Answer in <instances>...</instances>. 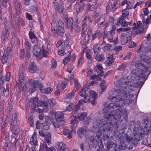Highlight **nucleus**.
I'll return each instance as SVG.
<instances>
[{
    "label": "nucleus",
    "mask_w": 151,
    "mask_h": 151,
    "mask_svg": "<svg viewBox=\"0 0 151 151\" xmlns=\"http://www.w3.org/2000/svg\"><path fill=\"white\" fill-rule=\"evenodd\" d=\"M121 43L122 45H125L128 42H129L131 39H129L125 37V34L123 33L121 35Z\"/></svg>",
    "instance_id": "nucleus-20"
},
{
    "label": "nucleus",
    "mask_w": 151,
    "mask_h": 151,
    "mask_svg": "<svg viewBox=\"0 0 151 151\" xmlns=\"http://www.w3.org/2000/svg\"><path fill=\"white\" fill-rule=\"evenodd\" d=\"M4 105L1 103L0 104V123H2L3 122L4 111Z\"/></svg>",
    "instance_id": "nucleus-22"
},
{
    "label": "nucleus",
    "mask_w": 151,
    "mask_h": 151,
    "mask_svg": "<svg viewBox=\"0 0 151 151\" xmlns=\"http://www.w3.org/2000/svg\"><path fill=\"white\" fill-rule=\"evenodd\" d=\"M35 134V132H34V134L32 135L31 137L30 140L29 141V143L31 145H34V144L35 143V142L36 139V135H35L34 134Z\"/></svg>",
    "instance_id": "nucleus-44"
},
{
    "label": "nucleus",
    "mask_w": 151,
    "mask_h": 151,
    "mask_svg": "<svg viewBox=\"0 0 151 151\" xmlns=\"http://www.w3.org/2000/svg\"><path fill=\"white\" fill-rule=\"evenodd\" d=\"M25 45H26V47L28 50H30L31 49V45L30 42L27 40H25Z\"/></svg>",
    "instance_id": "nucleus-55"
},
{
    "label": "nucleus",
    "mask_w": 151,
    "mask_h": 151,
    "mask_svg": "<svg viewBox=\"0 0 151 151\" xmlns=\"http://www.w3.org/2000/svg\"><path fill=\"white\" fill-rule=\"evenodd\" d=\"M28 119L29 121L30 126L33 127L34 126L33 117L32 116H29L28 117Z\"/></svg>",
    "instance_id": "nucleus-59"
},
{
    "label": "nucleus",
    "mask_w": 151,
    "mask_h": 151,
    "mask_svg": "<svg viewBox=\"0 0 151 151\" xmlns=\"http://www.w3.org/2000/svg\"><path fill=\"white\" fill-rule=\"evenodd\" d=\"M127 65V64L126 63H122L121 65L119 66L117 70L119 71L124 70H125Z\"/></svg>",
    "instance_id": "nucleus-37"
},
{
    "label": "nucleus",
    "mask_w": 151,
    "mask_h": 151,
    "mask_svg": "<svg viewBox=\"0 0 151 151\" xmlns=\"http://www.w3.org/2000/svg\"><path fill=\"white\" fill-rule=\"evenodd\" d=\"M12 50L10 47H7L5 50H4V53L7 54L9 55V53L12 51Z\"/></svg>",
    "instance_id": "nucleus-60"
},
{
    "label": "nucleus",
    "mask_w": 151,
    "mask_h": 151,
    "mask_svg": "<svg viewBox=\"0 0 151 151\" xmlns=\"http://www.w3.org/2000/svg\"><path fill=\"white\" fill-rule=\"evenodd\" d=\"M108 61H106L105 62V64L106 65H109V66L111 65L114 63V58H112L110 60L107 59Z\"/></svg>",
    "instance_id": "nucleus-47"
},
{
    "label": "nucleus",
    "mask_w": 151,
    "mask_h": 151,
    "mask_svg": "<svg viewBox=\"0 0 151 151\" xmlns=\"http://www.w3.org/2000/svg\"><path fill=\"white\" fill-rule=\"evenodd\" d=\"M106 129H104V127H99V130L96 133V136L97 138L98 137H99V136L101 135L102 134H103V137H105V136L106 137V138H108L109 139V136H108L107 134L106 135Z\"/></svg>",
    "instance_id": "nucleus-14"
},
{
    "label": "nucleus",
    "mask_w": 151,
    "mask_h": 151,
    "mask_svg": "<svg viewBox=\"0 0 151 151\" xmlns=\"http://www.w3.org/2000/svg\"><path fill=\"white\" fill-rule=\"evenodd\" d=\"M87 114L86 112H81L80 116H77L78 119L81 121L84 120L85 118L87 117Z\"/></svg>",
    "instance_id": "nucleus-24"
},
{
    "label": "nucleus",
    "mask_w": 151,
    "mask_h": 151,
    "mask_svg": "<svg viewBox=\"0 0 151 151\" xmlns=\"http://www.w3.org/2000/svg\"><path fill=\"white\" fill-rule=\"evenodd\" d=\"M121 108H118L116 110H111L109 114H104V118L100 120L99 123L100 125V127H103L105 125L104 129L109 131L116 130L118 128V125L117 122H114L111 124V119L113 117L116 120H118L121 117Z\"/></svg>",
    "instance_id": "nucleus-1"
},
{
    "label": "nucleus",
    "mask_w": 151,
    "mask_h": 151,
    "mask_svg": "<svg viewBox=\"0 0 151 151\" xmlns=\"http://www.w3.org/2000/svg\"><path fill=\"white\" fill-rule=\"evenodd\" d=\"M58 29L56 23H55V24H51V30L52 33H55L56 32L57 33Z\"/></svg>",
    "instance_id": "nucleus-50"
},
{
    "label": "nucleus",
    "mask_w": 151,
    "mask_h": 151,
    "mask_svg": "<svg viewBox=\"0 0 151 151\" xmlns=\"http://www.w3.org/2000/svg\"><path fill=\"white\" fill-rule=\"evenodd\" d=\"M37 73H38L40 78L41 79H43L44 78V73L40 69H38Z\"/></svg>",
    "instance_id": "nucleus-46"
},
{
    "label": "nucleus",
    "mask_w": 151,
    "mask_h": 151,
    "mask_svg": "<svg viewBox=\"0 0 151 151\" xmlns=\"http://www.w3.org/2000/svg\"><path fill=\"white\" fill-rule=\"evenodd\" d=\"M51 134L50 132L47 133L45 136V141L47 143H50V140L51 139Z\"/></svg>",
    "instance_id": "nucleus-38"
},
{
    "label": "nucleus",
    "mask_w": 151,
    "mask_h": 151,
    "mask_svg": "<svg viewBox=\"0 0 151 151\" xmlns=\"http://www.w3.org/2000/svg\"><path fill=\"white\" fill-rule=\"evenodd\" d=\"M92 52L91 50L87 49L86 52V56L87 58L89 60L92 59Z\"/></svg>",
    "instance_id": "nucleus-39"
},
{
    "label": "nucleus",
    "mask_w": 151,
    "mask_h": 151,
    "mask_svg": "<svg viewBox=\"0 0 151 151\" xmlns=\"http://www.w3.org/2000/svg\"><path fill=\"white\" fill-rule=\"evenodd\" d=\"M8 0H0V19H1L2 17V6L4 5L5 7H6L7 3Z\"/></svg>",
    "instance_id": "nucleus-18"
},
{
    "label": "nucleus",
    "mask_w": 151,
    "mask_h": 151,
    "mask_svg": "<svg viewBox=\"0 0 151 151\" xmlns=\"http://www.w3.org/2000/svg\"><path fill=\"white\" fill-rule=\"evenodd\" d=\"M76 91L73 90L70 93H68L64 95V97L66 99H71L74 96Z\"/></svg>",
    "instance_id": "nucleus-27"
},
{
    "label": "nucleus",
    "mask_w": 151,
    "mask_h": 151,
    "mask_svg": "<svg viewBox=\"0 0 151 151\" xmlns=\"http://www.w3.org/2000/svg\"><path fill=\"white\" fill-rule=\"evenodd\" d=\"M4 26V27L2 31V35L1 36V39L3 42L7 39L9 35V30L11 27V24L5 21Z\"/></svg>",
    "instance_id": "nucleus-4"
},
{
    "label": "nucleus",
    "mask_w": 151,
    "mask_h": 151,
    "mask_svg": "<svg viewBox=\"0 0 151 151\" xmlns=\"http://www.w3.org/2000/svg\"><path fill=\"white\" fill-rule=\"evenodd\" d=\"M80 109V107L79 105H78V104H77L76 105H75L72 109L73 114H75L77 113L78 111Z\"/></svg>",
    "instance_id": "nucleus-43"
},
{
    "label": "nucleus",
    "mask_w": 151,
    "mask_h": 151,
    "mask_svg": "<svg viewBox=\"0 0 151 151\" xmlns=\"http://www.w3.org/2000/svg\"><path fill=\"white\" fill-rule=\"evenodd\" d=\"M25 56V51L24 49H22L20 50V58L21 59L24 58Z\"/></svg>",
    "instance_id": "nucleus-64"
},
{
    "label": "nucleus",
    "mask_w": 151,
    "mask_h": 151,
    "mask_svg": "<svg viewBox=\"0 0 151 151\" xmlns=\"http://www.w3.org/2000/svg\"><path fill=\"white\" fill-rule=\"evenodd\" d=\"M131 73L133 77H136L139 80L141 78L143 79V81H140L139 82H138V83H139V85L142 86L145 81L147 79L146 74L145 73L140 72L139 71L135 69H132L131 71Z\"/></svg>",
    "instance_id": "nucleus-3"
},
{
    "label": "nucleus",
    "mask_w": 151,
    "mask_h": 151,
    "mask_svg": "<svg viewBox=\"0 0 151 151\" xmlns=\"http://www.w3.org/2000/svg\"><path fill=\"white\" fill-rule=\"evenodd\" d=\"M144 28L143 26L141 28L140 27H139L137 28L136 30L134 32V35H139L142 33L144 31Z\"/></svg>",
    "instance_id": "nucleus-31"
},
{
    "label": "nucleus",
    "mask_w": 151,
    "mask_h": 151,
    "mask_svg": "<svg viewBox=\"0 0 151 151\" xmlns=\"http://www.w3.org/2000/svg\"><path fill=\"white\" fill-rule=\"evenodd\" d=\"M33 56L36 57H41L42 56L41 50L40 47L35 45L33 48Z\"/></svg>",
    "instance_id": "nucleus-10"
},
{
    "label": "nucleus",
    "mask_w": 151,
    "mask_h": 151,
    "mask_svg": "<svg viewBox=\"0 0 151 151\" xmlns=\"http://www.w3.org/2000/svg\"><path fill=\"white\" fill-rule=\"evenodd\" d=\"M144 58H143V60L147 66V68L149 67L150 65L151 64V58H149V56H145V55H143L142 56Z\"/></svg>",
    "instance_id": "nucleus-19"
},
{
    "label": "nucleus",
    "mask_w": 151,
    "mask_h": 151,
    "mask_svg": "<svg viewBox=\"0 0 151 151\" xmlns=\"http://www.w3.org/2000/svg\"><path fill=\"white\" fill-rule=\"evenodd\" d=\"M29 35L30 39L32 40L34 39H35L36 42H38V40L37 37L35 36V35L34 34V31H29Z\"/></svg>",
    "instance_id": "nucleus-34"
},
{
    "label": "nucleus",
    "mask_w": 151,
    "mask_h": 151,
    "mask_svg": "<svg viewBox=\"0 0 151 151\" xmlns=\"http://www.w3.org/2000/svg\"><path fill=\"white\" fill-rule=\"evenodd\" d=\"M19 76L18 78V79L16 83V88L19 90H20L22 88V83H24L25 79V71L22 69L20 70H19Z\"/></svg>",
    "instance_id": "nucleus-5"
},
{
    "label": "nucleus",
    "mask_w": 151,
    "mask_h": 151,
    "mask_svg": "<svg viewBox=\"0 0 151 151\" xmlns=\"http://www.w3.org/2000/svg\"><path fill=\"white\" fill-rule=\"evenodd\" d=\"M109 108H115L117 107H120L119 102H115L113 103H110L108 105Z\"/></svg>",
    "instance_id": "nucleus-30"
},
{
    "label": "nucleus",
    "mask_w": 151,
    "mask_h": 151,
    "mask_svg": "<svg viewBox=\"0 0 151 151\" xmlns=\"http://www.w3.org/2000/svg\"><path fill=\"white\" fill-rule=\"evenodd\" d=\"M65 47L64 46L63 47H62L61 50H59L58 51V54L59 55H61V56L65 55Z\"/></svg>",
    "instance_id": "nucleus-51"
},
{
    "label": "nucleus",
    "mask_w": 151,
    "mask_h": 151,
    "mask_svg": "<svg viewBox=\"0 0 151 151\" xmlns=\"http://www.w3.org/2000/svg\"><path fill=\"white\" fill-rule=\"evenodd\" d=\"M55 115L54 116L52 117V123L56 122L59 119H63L64 118V114L62 112H57Z\"/></svg>",
    "instance_id": "nucleus-12"
},
{
    "label": "nucleus",
    "mask_w": 151,
    "mask_h": 151,
    "mask_svg": "<svg viewBox=\"0 0 151 151\" xmlns=\"http://www.w3.org/2000/svg\"><path fill=\"white\" fill-rule=\"evenodd\" d=\"M131 82L129 81H126V79L124 78H121L120 79L119 81H117L114 82V84L116 86L118 87H123L124 86L122 85L125 84L127 85H129V83Z\"/></svg>",
    "instance_id": "nucleus-8"
},
{
    "label": "nucleus",
    "mask_w": 151,
    "mask_h": 151,
    "mask_svg": "<svg viewBox=\"0 0 151 151\" xmlns=\"http://www.w3.org/2000/svg\"><path fill=\"white\" fill-rule=\"evenodd\" d=\"M100 47L98 46V44H95L94 45V47L93 48L94 52L95 54L97 52L99 49Z\"/></svg>",
    "instance_id": "nucleus-57"
},
{
    "label": "nucleus",
    "mask_w": 151,
    "mask_h": 151,
    "mask_svg": "<svg viewBox=\"0 0 151 151\" xmlns=\"http://www.w3.org/2000/svg\"><path fill=\"white\" fill-rule=\"evenodd\" d=\"M44 119L47 123H48L50 125L52 124V122H51L50 118L48 116H45L44 117Z\"/></svg>",
    "instance_id": "nucleus-52"
},
{
    "label": "nucleus",
    "mask_w": 151,
    "mask_h": 151,
    "mask_svg": "<svg viewBox=\"0 0 151 151\" xmlns=\"http://www.w3.org/2000/svg\"><path fill=\"white\" fill-rule=\"evenodd\" d=\"M37 66L34 62H31L29 67V71L31 73L37 72Z\"/></svg>",
    "instance_id": "nucleus-15"
},
{
    "label": "nucleus",
    "mask_w": 151,
    "mask_h": 151,
    "mask_svg": "<svg viewBox=\"0 0 151 151\" xmlns=\"http://www.w3.org/2000/svg\"><path fill=\"white\" fill-rule=\"evenodd\" d=\"M114 148L115 151H120L123 148L121 143H119L118 145L117 144L115 145Z\"/></svg>",
    "instance_id": "nucleus-45"
},
{
    "label": "nucleus",
    "mask_w": 151,
    "mask_h": 151,
    "mask_svg": "<svg viewBox=\"0 0 151 151\" xmlns=\"http://www.w3.org/2000/svg\"><path fill=\"white\" fill-rule=\"evenodd\" d=\"M63 119H59L56 122H54V123H52L54 127L55 128L59 127L60 125H62L65 123V122L63 120Z\"/></svg>",
    "instance_id": "nucleus-23"
},
{
    "label": "nucleus",
    "mask_w": 151,
    "mask_h": 151,
    "mask_svg": "<svg viewBox=\"0 0 151 151\" xmlns=\"http://www.w3.org/2000/svg\"><path fill=\"white\" fill-rule=\"evenodd\" d=\"M39 83L38 80H34L32 79L29 80V85L32 86L29 89V92L30 93H32L36 90V88H38V85Z\"/></svg>",
    "instance_id": "nucleus-7"
},
{
    "label": "nucleus",
    "mask_w": 151,
    "mask_h": 151,
    "mask_svg": "<svg viewBox=\"0 0 151 151\" xmlns=\"http://www.w3.org/2000/svg\"><path fill=\"white\" fill-rule=\"evenodd\" d=\"M55 147L57 149L60 150L65 148V145L62 142H58L56 144Z\"/></svg>",
    "instance_id": "nucleus-35"
},
{
    "label": "nucleus",
    "mask_w": 151,
    "mask_h": 151,
    "mask_svg": "<svg viewBox=\"0 0 151 151\" xmlns=\"http://www.w3.org/2000/svg\"><path fill=\"white\" fill-rule=\"evenodd\" d=\"M53 91V89L51 87H47L46 88H44L42 89V93L46 94H50Z\"/></svg>",
    "instance_id": "nucleus-28"
},
{
    "label": "nucleus",
    "mask_w": 151,
    "mask_h": 151,
    "mask_svg": "<svg viewBox=\"0 0 151 151\" xmlns=\"http://www.w3.org/2000/svg\"><path fill=\"white\" fill-rule=\"evenodd\" d=\"M3 91L2 95L3 96H5V97H7L8 96L9 94V90L6 88V89L3 86Z\"/></svg>",
    "instance_id": "nucleus-41"
},
{
    "label": "nucleus",
    "mask_w": 151,
    "mask_h": 151,
    "mask_svg": "<svg viewBox=\"0 0 151 151\" xmlns=\"http://www.w3.org/2000/svg\"><path fill=\"white\" fill-rule=\"evenodd\" d=\"M131 29L130 27H127L126 28H121L116 30L117 32L119 33L120 31L126 32L129 30Z\"/></svg>",
    "instance_id": "nucleus-54"
},
{
    "label": "nucleus",
    "mask_w": 151,
    "mask_h": 151,
    "mask_svg": "<svg viewBox=\"0 0 151 151\" xmlns=\"http://www.w3.org/2000/svg\"><path fill=\"white\" fill-rule=\"evenodd\" d=\"M14 6L16 10V13L15 14L16 17H19V14L21 13V10L20 8V4L19 2L16 0H14Z\"/></svg>",
    "instance_id": "nucleus-11"
},
{
    "label": "nucleus",
    "mask_w": 151,
    "mask_h": 151,
    "mask_svg": "<svg viewBox=\"0 0 151 151\" xmlns=\"http://www.w3.org/2000/svg\"><path fill=\"white\" fill-rule=\"evenodd\" d=\"M64 9V5L61 4L60 5V6L57 9V11L60 13H62L63 12V9Z\"/></svg>",
    "instance_id": "nucleus-62"
},
{
    "label": "nucleus",
    "mask_w": 151,
    "mask_h": 151,
    "mask_svg": "<svg viewBox=\"0 0 151 151\" xmlns=\"http://www.w3.org/2000/svg\"><path fill=\"white\" fill-rule=\"evenodd\" d=\"M1 132V138H4L5 135H6V136H9V133L7 132H6L5 129L4 128V127H2Z\"/></svg>",
    "instance_id": "nucleus-48"
},
{
    "label": "nucleus",
    "mask_w": 151,
    "mask_h": 151,
    "mask_svg": "<svg viewBox=\"0 0 151 151\" xmlns=\"http://www.w3.org/2000/svg\"><path fill=\"white\" fill-rule=\"evenodd\" d=\"M9 55L6 54H5L4 53L3 56L2 58L1 61L3 63H5L6 62L8 56Z\"/></svg>",
    "instance_id": "nucleus-49"
},
{
    "label": "nucleus",
    "mask_w": 151,
    "mask_h": 151,
    "mask_svg": "<svg viewBox=\"0 0 151 151\" xmlns=\"http://www.w3.org/2000/svg\"><path fill=\"white\" fill-rule=\"evenodd\" d=\"M30 9L33 11H36L38 15V13L39 14V10H38V7L36 4H34L31 6L30 7Z\"/></svg>",
    "instance_id": "nucleus-53"
},
{
    "label": "nucleus",
    "mask_w": 151,
    "mask_h": 151,
    "mask_svg": "<svg viewBox=\"0 0 151 151\" xmlns=\"http://www.w3.org/2000/svg\"><path fill=\"white\" fill-rule=\"evenodd\" d=\"M101 139L98 137L97 139H95L94 141L92 142L93 147H96L101 143Z\"/></svg>",
    "instance_id": "nucleus-25"
},
{
    "label": "nucleus",
    "mask_w": 151,
    "mask_h": 151,
    "mask_svg": "<svg viewBox=\"0 0 151 151\" xmlns=\"http://www.w3.org/2000/svg\"><path fill=\"white\" fill-rule=\"evenodd\" d=\"M95 59L97 61L100 62L103 61L105 59V57L102 54H97L96 55Z\"/></svg>",
    "instance_id": "nucleus-26"
},
{
    "label": "nucleus",
    "mask_w": 151,
    "mask_h": 151,
    "mask_svg": "<svg viewBox=\"0 0 151 151\" xmlns=\"http://www.w3.org/2000/svg\"><path fill=\"white\" fill-rule=\"evenodd\" d=\"M69 79H65V80L63 81L60 85V88L61 89H64L68 85V83Z\"/></svg>",
    "instance_id": "nucleus-32"
},
{
    "label": "nucleus",
    "mask_w": 151,
    "mask_h": 151,
    "mask_svg": "<svg viewBox=\"0 0 151 151\" xmlns=\"http://www.w3.org/2000/svg\"><path fill=\"white\" fill-rule=\"evenodd\" d=\"M127 87L126 86H123V89L122 88H118L116 89L115 90V92L119 94H123L126 93V92L128 90H127L126 89L127 88Z\"/></svg>",
    "instance_id": "nucleus-21"
},
{
    "label": "nucleus",
    "mask_w": 151,
    "mask_h": 151,
    "mask_svg": "<svg viewBox=\"0 0 151 151\" xmlns=\"http://www.w3.org/2000/svg\"><path fill=\"white\" fill-rule=\"evenodd\" d=\"M77 115L74 116L73 115L71 116L70 117L71 119L70 122L71 124L74 125L76 122L77 123H78V121L77 120V119H78V117H77Z\"/></svg>",
    "instance_id": "nucleus-40"
},
{
    "label": "nucleus",
    "mask_w": 151,
    "mask_h": 151,
    "mask_svg": "<svg viewBox=\"0 0 151 151\" xmlns=\"http://www.w3.org/2000/svg\"><path fill=\"white\" fill-rule=\"evenodd\" d=\"M65 20H66V22L65 24V27L68 28V23L69 24H70V25L71 27V29H73V21L72 19V18H65Z\"/></svg>",
    "instance_id": "nucleus-17"
},
{
    "label": "nucleus",
    "mask_w": 151,
    "mask_h": 151,
    "mask_svg": "<svg viewBox=\"0 0 151 151\" xmlns=\"http://www.w3.org/2000/svg\"><path fill=\"white\" fill-rule=\"evenodd\" d=\"M87 130L86 127H79L77 131V134L79 137L82 139L83 135L86 134Z\"/></svg>",
    "instance_id": "nucleus-13"
},
{
    "label": "nucleus",
    "mask_w": 151,
    "mask_h": 151,
    "mask_svg": "<svg viewBox=\"0 0 151 151\" xmlns=\"http://www.w3.org/2000/svg\"><path fill=\"white\" fill-rule=\"evenodd\" d=\"M18 127H12L11 130L12 133L15 135H17L19 133V130Z\"/></svg>",
    "instance_id": "nucleus-42"
},
{
    "label": "nucleus",
    "mask_w": 151,
    "mask_h": 151,
    "mask_svg": "<svg viewBox=\"0 0 151 151\" xmlns=\"http://www.w3.org/2000/svg\"><path fill=\"white\" fill-rule=\"evenodd\" d=\"M43 105L45 107H46V109H48V106L52 107L54 106L52 101L48 99L47 97L45 96L42 97V99L38 100L37 106L38 107L41 106Z\"/></svg>",
    "instance_id": "nucleus-2"
},
{
    "label": "nucleus",
    "mask_w": 151,
    "mask_h": 151,
    "mask_svg": "<svg viewBox=\"0 0 151 151\" xmlns=\"http://www.w3.org/2000/svg\"><path fill=\"white\" fill-rule=\"evenodd\" d=\"M85 4L84 3H83L80 6L78 10H76V11L78 13L80 12H82L83 11L84 9L85 6Z\"/></svg>",
    "instance_id": "nucleus-63"
},
{
    "label": "nucleus",
    "mask_w": 151,
    "mask_h": 151,
    "mask_svg": "<svg viewBox=\"0 0 151 151\" xmlns=\"http://www.w3.org/2000/svg\"><path fill=\"white\" fill-rule=\"evenodd\" d=\"M90 96H91V97L93 99H96L97 94L96 92L93 90H90Z\"/></svg>",
    "instance_id": "nucleus-56"
},
{
    "label": "nucleus",
    "mask_w": 151,
    "mask_h": 151,
    "mask_svg": "<svg viewBox=\"0 0 151 151\" xmlns=\"http://www.w3.org/2000/svg\"><path fill=\"white\" fill-rule=\"evenodd\" d=\"M91 118L90 116H88L87 117L86 119H85L84 120V122H83L84 124L86 125L87 124H88L91 122Z\"/></svg>",
    "instance_id": "nucleus-61"
},
{
    "label": "nucleus",
    "mask_w": 151,
    "mask_h": 151,
    "mask_svg": "<svg viewBox=\"0 0 151 151\" xmlns=\"http://www.w3.org/2000/svg\"><path fill=\"white\" fill-rule=\"evenodd\" d=\"M41 128L42 130H46L49 129L50 126L46 122L41 123Z\"/></svg>",
    "instance_id": "nucleus-36"
},
{
    "label": "nucleus",
    "mask_w": 151,
    "mask_h": 151,
    "mask_svg": "<svg viewBox=\"0 0 151 151\" xmlns=\"http://www.w3.org/2000/svg\"><path fill=\"white\" fill-rule=\"evenodd\" d=\"M73 81L74 84L76 86V89H77V91H78V88L81 86V85L79 83L78 80L77 79L75 78L74 79Z\"/></svg>",
    "instance_id": "nucleus-58"
},
{
    "label": "nucleus",
    "mask_w": 151,
    "mask_h": 151,
    "mask_svg": "<svg viewBox=\"0 0 151 151\" xmlns=\"http://www.w3.org/2000/svg\"><path fill=\"white\" fill-rule=\"evenodd\" d=\"M12 122L11 124V126L12 127H15L17 121L16 114H15L13 115H12Z\"/></svg>",
    "instance_id": "nucleus-29"
},
{
    "label": "nucleus",
    "mask_w": 151,
    "mask_h": 151,
    "mask_svg": "<svg viewBox=\"0 0 151 151\" xmlns=\"http://www.w3.org/2000/svg\"><path fill=\"white\" fill-rule=\"evenodd\" d=\"M122 117H123V119L125 122H127L128 113L126 109H124L123 111Z\"/></svg>",
    "instance_id": "nucleus-33"
},
{
    "label": "nucleus",
    "mask_w": 151,
    "mask_h": 151,
    "mask_svg": "<svg viewBox=\"0 0 151 151\" xmlns=\"http://www.w3.org/2000/svg\"><path fill=\"white\" fill-rule=\"evenodd\" d=\"M114 145L113 142L111 140L108 141L106 144L105 143L104 145L103 148L105 151H109L110 148L113 147Z\"/></svg>",
    "instance_id": "nucleus-16"
},
{
    "label": "nucleus",
    "mask_w": 151,
    "mask_h": 151,
    "mask_svg": "<svg viewBox=\"0 0 151 151\" xmlns=\"http://www.w3.org/2000/svg\"><path fill=\"white\" fill-rule=\"evenodd\" d=\"M134 65L136 68L141 70L140 72L145 73L147 72L148 71L147 65L146 66L143 60L141 61L136 63Z\"/></svg>",
    "instance_id": "nucleus-6"
},
{
    "label": "nucleus",
    "mask_w": 151,
    "mask_h": 151,
    "mask_svg": "<svg viewBox=\"0 0 151 151\" xmlns=\"http://www.w3.org/2000/svg\"><path fill=\"white\" fill-rule=\"evenodd\" d=\"M58 34L62 37L63 36L64 33L63 30L64 28V23L60 19L58 22Z\"/></svg>",
    "instance_id": "nucleus-9"
}]
</instances>
